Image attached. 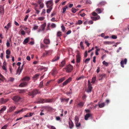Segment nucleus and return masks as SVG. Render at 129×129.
<instances>
[{"instance_id": "nucleus-1", "label": "nucleus", "mask_w": 129, "mask_h": 129, "mask_svg": "<svg viewBox=\"0 0 129 129\" xmlns=\"http://www.w3.org/2000/svg\"><path fill=\"white\" fill-rule=\"evenodd\" d=\"M40 92L39 90L35 89L29 92L28 93V95L30 96H31V98H33L37 94L40 93Z\"/></svg>"}, {"instance_id": "nucleus-2", "label": "nucleus", "mask_w": 129, "mask_h": 129, "mask_svg": "<svg viewBox=\"0 0 129 129\" xmlns=\"http://www.w3.org/2000/svg\"><path fill=\"white\" fill-rule=\"evenodd\" d=\"M65 69L67 72L68 73L71 72L73 69V66L70 64H69L66 67Z\"/></svg>"}, {"instance_id": "nucleus-3", "label": "nucleus", "mask_w": 129, "mask_h": 129, "mask_svg": "<svg viewBox=\"0 0 129 129\" xmlns=\"http://www.w3.org/2000/svg\"><path fill=\"white\" fill-rule=\"evenodd\" d=\"M46 4L47 8L52 7L53 5L52 0H50L47 2Z\"/></svg>"}, {"instance_id": "nucleus-4", "label": "nucleus", "mask_w": 129, "mask_h": 129, "mask_svg": "<svg viewBox=\"0 0 129 129\" xmlns=\"http://www.w3.org/2000/svg\"><path fill=\"white\" fill-rule=\"evenodd\" d=\"M21 99V98L19 96L16 95L13 97L12 99L15 102H18Z\"/></svg>"}, {"instance_id": "nucleus-5", "label": "nucleus", "mask_w": 129, "mask_h": 129, "mask_svg": "<svg viewBox=\"0 0 129 129\" xmlns=\"http://www.w3.org/2000/svg\"><path fill=\"white\" fill-rule=\"evenodd\" d=\"M0 100L1 104H3L6 103L9 100V99H4L3 98H2Z\"/></svg>"}, {"instance_id": "nucleus-6", "label": "nucleus", "mask_w": 129, "mask_h": 129, "mask_svg": "<svg viewBox=\"0 0 129 129\" xmlns=\"http://www.w3.org/2000/svg\"><path fill=\"white\" fill-rule=\"evenodd\" d=\"M127 62V59L126 58H125L124 59V60H122L120 62V65L123 68H124V64H126Z\"/></svg>"}, {"instance_id": "nucleus-7", "label": "nucleus", "mask_w": 129, "mask_h": 129, "mask_svg": "<svg viewBox=\"0 0 129 129\" xmlns=\"http://www.w3.org/2000/svg\"><path fill=\"white\" fill-rule=\"evenodd\" d=\"M27 82H26L21 83L19 85V86L21 87H25L27 85Z\"/></svg>"}, {"instance_id": "nucleus-8", "label": "nucleus", "mask_w": 129, "mask_h": 129, "mask_svg": "<svg viewBox=\"0 0 129 129\" xmlns=\"http://www.w3.org/2000/svg\"><path fill=\"white\" fill-rule=\"evenodd\" d=\"M71 79L70 78H69L68 79L63 83L62 84L63 86H64L66 85L69 82L71 81Z\"/></svg>"}, {"instance_id": "nucleus-9", "label": "nucleus", "mask_w": 129, "mask_h": 129, "mask_svg": "<svg viewBox=\"0 0 129 129\" xmlns=\"http://www.w3.org/2000/svg\"><path fill=\"white\" fill-rule=\"evenodd\" d=\"M4 9L3 6L0 5V13L4 14Z\"/></svg>"}, {"instance_id": "nucleus-10", "label": "nucleus", "mask_w": 129, "mask_h": 129, "mask_svg": "<svg viewBox=\"0 0 129 129\" xmlns=\"http://www.w3.org/2000/svg\"><path fill=\"white\" fill-rule=\"evenodd\" d=\"M16 108L15 106H12L9 108V110L8 111V112H11L14 111Z\"/></svg>"}, {"instance_id": "nucleus-11", "label": "nucleus", "mask_w": 129, "mask_h": 129, "mask_svg": "<svg viewBox=\"0 0 129 129\" xmlns=\"http://www.w3.org/2000/svg\"><path fill=\"white\" fill-rule=\"evenodd\" d=\"M44 42L46 44H49L50 43V41L49 39L45 38L43 40Z\"/></svg>"}, {"instance_id": "nucleus-12", "label": "nucleus", "mask_w": 129, "mask_h": 129, "mask_svg": "<svg viewBox=\"0 0 129 129\" xmlns=\"http://www.w3.org/2000/svg\"><path fill=\"white\" fill-rule=\"evenodd\" d=\"M76 62L79 63L80 62L81 60V57L79 54H77L76 55Z\"/></svg>"}, {"instance_id": "nucleus-13", "label": "nucleus", "mask_w": 129, "mask_h": 129, "mask_svg": "<svg viewBox=\"0 0 129 129\" xmlns=\"http://www.w3.org/2000/svg\"><path fill=\"white\" fill-rule=\"evenodd\" d=\"M91 115L90 113H88L86 114L85 116L84 119L85 120H87L89 117L91 116Z\"/></svg>"}, {"instance_id": "nucleus-14", "label": "nucleus", "mask_w": 129, "mask_h": 129, "mask_svg": "<svg viewBox=\"0 0 129 129\" xmlns=\"http://www.w3.org/2000/svg\"><path fill=\"white\" fill-rule=\"evenodd\" d=\"M84 105V103L82 102H80L77 105V106L78 107L82 108Z\"/></svg>"}, {"instance_id": "nucleus-15", "label": "nucleus", "mask_w": 129, "mask_h": 129, "mask_svg": "<svg viewBox=\"0 0 129 129\" xmlns=\"http://www.w3.org/2000/svg\"><path fill=\"white\" fill-rule=\"evenodd\" d=\"M88 87L87 89L86 90V92L89 93L91 92V90L92 89V87L91 86V85H88Z\"/></svg>"}, {"instance_id": "nucleus-16", "label": "nucleus", "mask_w": 129, "mask_h": 129, "mask_svg": "<svg viewBox=\"0 0 129 129\" xmlns=\"http://www.w3.org/2000/svg\"><path fill=\"white\" fill-rule=\"evenodd\" d=\"M26 110L27 109L22 108L21 110L15 111V113L16 114H18L21 112H22L24 111H26Z\"/></svg>"}, {"instance_id": "nucleus-17", "label": "nucleus", "mask_w": 129, "mask_h": 129, "mask_svg": "<svg viewBox=\"0 0 129 129\" xmlns=\"http://www.w3.org/2000/svg\"><path fill=\"white\" fill-rule=\"evenodd\" d=\"M34 113H28L26 115H25L24 116V117H30L32 116L34 114Z\"/></svg>"}, {"instance_id": "nucleus-18", "label": "nucleus", "mask_w": 129, "mask_h": 129, "mask_svg": "<svg viewBox=\"0 0 129 129\" xmlns=\"http://www.w3.org/2000/svg\"><path fill=\"white\" fill-rule=\"evenodd\" d=\"M45 52L43 53L42 57H44L48 55V54L49 53V51H46V50H45Z\"/></svg>"}, {"instance_id": "nucleus-19", "label": "nucleus", "mask_w": 129, "mask_h": 129, "mask_svg": "<svg viewBox=\"0 0 129 129\" xmlns=\"http://www.w3.org/2000/svg\"><path fill=\"white\" fill-rule=\"evenodd\" d=\"M30 80V78L29 77L26 76L24 77L22 79L23 81H28Z\"/></svg>"}, {"instance_id": "nucleus-20", "label": "nucleus", "mask_w": 129, "mask_h": 129, "mask_svg": "<svg viewBox=\"0 0 129 129\" xmlns=\"http://www.w3.org/2000/svg\"><path fill=\"white\" fill-rule=\"evenodd\" d=\"M59 58V56H55V57L52 60V61L55 62L58 60Z\"/></svg>"}, {"instance_id": "nucleus-21", "label": "nucleus", "mask_w": 129, "mask_h": 129, "mask_svg": "<svg viewBox=\"0 0 129 129\" xmlns=\"http://www.w3.org/2000/svg\"><path fill=\"white\" fill-rule=\"evenodd\" d=\"M98 105L100 108H102L104 107L105 105V103H104L101 104H100V103H99L98 104Z\"/></svg>"}, {"instance_id": "nucleus-22", "label": "nucleus", "mask_w": 129, "mask_h": 129, "mask_svg": "<svg viewBox=\"0 0 129 129\" xmlns=\"http://www.w3.org/2000/svg\"><path fill=\"white\" fill-rule=\"evenodd\" d=\"M91 19L93 21H96L97 20L99 19L100 18V16H97L96 17H91Z\"/></svg>"}, {"instance_id": "nucleus-23", "label": "nucleus", "mask_w": 129, "mask_h": 129, "mask_svg": "<svg viewBox=\"0 0 129 129\" xmlns=\"http://www.w3.org/2000/svg\"><path fill=\"white\" fill-rule=\"evenodd\" d=\"M46 25V23H44L41 26V28L42 30H44L45 29V27Z\"/></svg>"}, {"instance_id": "nucleus-24", "label": "nucleus", "mask_w": 129, "mask_h": 129, "mask_svg": "<svg viewBox=\"0 0 129 129\" xmlns=\"http://www.w3.org/2000/svg\"><path fill=\"white\" fill-rule=\"evenodd\" d=\"M69 126L70 128H71L74 126V124L73 122L71 120L69 122Z\"/></svg>"}, {"instance_id": "nucleus-25", "label": "nucleus", "mask_w": 129, "mask_h": 129, "mask_svg": "<svg viewBox=\"0 0 129 129\" xmlns=\"http://www.w3.org/2000/svg\"><path fill=\"white\" fill-rule=\"evenodd\" d=\"M38 3L40 5V7L41 8H43L44 6V4L42 2H41L39 1L38 2Z\"/></svg>"}, {"instance_id": "nucleus-26", "label": "nucleus", "mask_w": 129, "mask_h": 129, "mask_svg": "<svg viewBox=\"0 0 129 129\" xmlns=\"http://www.w3.org/2000/svg\"><path fill=\"white\" fill-rule=\"evenodd\" d=\"M106 76V75L105 74H103L100 75V78L99 79L100 80H102Z\"/></svg>"}, {"instance_id": "nucleus-27", "label": "nucleus", "mask_w": 129, "mask_h": 129, "mask_svg": "<svg viewBox=\"0 0 129 129\" xmlns=\"http://www.w3.org/2000/svg\"><path fill=\"white\" fill-rule=\"evenodd\" d=\"M29 40V38H27L25 39L24 40L23 42V44H25L27 43L28 42V41Z\"/></svg>"}, {"instance_id": "nucleus-28", "label": "nucleus", "mask_w": 129, "mask_h": 129, "mask_svg": "<svg viewBox=\"0 0 129 129\" xmlns=\"http://www.w3.org/2000/svg\"><path fill=\"white\" fill-rule=\"evenodd\" d=\"M64 80V77H63L59 79L57 82L59 83L63 81Z\"/></svg>"}, {"instance_id": "nucleus-29", "label": "nucleus", "mask_w": 129, "mask_h": 129, "mask_svg": "<svg viewBox=\"0 0 129 129\" xmlns=\"http://www.w3.org/2000/svg\"><path fill=\"white\" fill-rule=\"evenodd\" d=\"M69 100V98H68L67 99L63 98L61 100V102H65L67 103Z\"/></svg>"}, {"instance_id": "nucleus-30", "label": "nucleus", "mask_w": 129, "mask_h": 129, "mask_svg": "<svg viewBox=\"0 0 129 129\" xmlns=\"http://www.w3.org/2000/svg\"><path fill=\"white\" fill-rule=\"evenodd\" d=\"M43 83H44L43 81H42L41 82H40V85L39 86V87L40 88H41L43 87Z\"/></svg>"}, {"instance_id": "nucleus-31", "label": "nucleus", "mask_w": 129, "mask_h": 129, "mask_svg": "<svg viewBox=\"0 0 129 129\" xmlns=\"http://www.w3.org/2000/svg\"><path fill=\"white\" fill-rule=\"evenodd\" d=\"M66 62L65 61H63L61 62V64H60L59 66L60 67H62L65 65Z\"/></svg>"}, {"instance_id": "nucleus-32", "label": "nucleus", "mask_w": 129, "mask_h": 129, "mask_svg": "<svg viewBox=\"0 0 129 129\" xmlns=\"http://www.w3.org/2000/svg\"><path fill=\"white\" fill-rule=\"evenodd\" d=\"M57 72L56 69L55 68L53 69L52 71V74L53 75L56 74Z\"/></svg>"}, {"instance_id": "nucleus-33", "label": "nucleus", "mask_w": 129, "mask_h": 129, "mask_svg": "<svg viewBox=\"0 0 129 129\" xmlns=\"http://www.w3.org/2000/svg\"><path fill=\"white\" fill-rule=\"evenodd\" d=\"M6 62H4L3 63V66L2 67V69L4 70H6Z\"/></svg>"}, {"instance_id": "nucleus-34", "label": "nucleus", "mask_w": 129, "mask_h": 129, "mask_svg": "<svg viewBox=\"0 0 129 129\" xmlns=\"http://www.w3.org/2000/svg\"><path fill=\"white\" fill-rule=\"evenodd\" d=\"M79 118L77 116L75 117V123H78L79 121Z\"/></svg>"}, {"instance_id": "nucleus-35", "label": "nucleus", "mask_w": 129, "mask_h": 129, "mask_svg": "<svg viewBox=\"0 0 129 129\" xmlns=\"http://www.w3.org/2000/svg\"><path fill=\"white\" fill-rule=\"evenodd\" d=\"M96 80V77L95 76L93 77L92 78L91 83H94Z\"/></svg>"}, {"instance_id": "nucleus-36", "label": "nucleus", "mask_w": 129, "mask_h": 129, "mask_svg": "<svg viewBox=\"0 0 129 129\" xmlns=\"http://www.w3.org/2000/svg\"><path fill=\"white\" fill-rule=\"evenodd\" d=\"M39 76V75L38 74H36L33 76V78L34 79L37 80Z\"/></svg>"}, {"instance_id": "nucleus-37", "label": "nucleus", "mask_w": 129, "mask_h": 129, "mask_svg": "<svg viewBox=\"0 0 129 129\" xmlns=\"http://www.w3.org/2000/svg\"><path fill=\"white\" fill-rule=\"evenodd\" d=\"M6 108V106L3 107L0 110V113L2 112V111H5Z\"/></svg>"}, {"instance_id": "nucleus-38", "label": "nucleus", "mask_w": 129, "mask_h": 129, "mask_svg": "<svg viewBox=\"0 0 129 129\" xmlns=\"http://www.w3.org/2000/svg\"><path fill=\"white\" fill-rule=\"evenodd\" d=\"M68 8V7L67 6H64L63 9V11L62 12V13H64L66 10V9Z\"/></svg>"}, {"instance_id": "nucleus-39", "label": "nucleus", "mask_w": 129, "mask_h": 129, "mask_svg": "<svg viewBox=\"0 0 129 129\" xmlns=\"http://www.w3.org/2000/svg\"><path fill=\"white\" fill-rule=\"evenodd\" d=\"M80 45L81 48L82 49H84V47L83 45V42H80Z\"/></svg>"}, {"instance_id": "nucleus-40", "label": "nucleus", "mask_w": 129, "mask_h": 129, "mask_svg": "<svg viewBox=\"0 0 129 129\" xmlns=\"http://www.w3.org/2000/svg\"><path fill=\"white\" fill-rule=\"evenodd\" d=\"M49 8L47 9V12L48 13H49L51 11L52 9V7Z\"/></svg>"}, {"instance_id": "nucleus-41", "label": "nucleus", "mask_w": 129, "mask_h": 129, "mask_svg": "<svg viewBox=\"0 0 129 129\" xmlns=\"http://www.w3.org/2000/svg\"><path fill=\"white\" fill-rule=\"evenodd\" d=\"M98 13H101L102 11L100 9L98 8L96 9L95 10Z\"/></svg>"}, {"instance_id": "nucleus-42", "label": "nucleus", "mask_w": 129, "mask_h": 129, "mask_svg": "<svg viewBox=\"0 0 129 129\" xmlns=\"http://www.w3.org/2000/svg\"><path fill=\"white\" fill-rule=\"evenodd\" d=\"M18 92L19 93H24L25 92V90L23 89L19 90Z\"/></svg>"}, {"instance_id": "nucleus-43", "label": "nucleus", "mask_w": 129, "mask_h": 129, "mask_svg": "<svg viewBox=\"0 0 129 129\" xmlns=\"http://www.w3.org/2000/svg\"><path fill=\"white\" fill-rule=\"evenodd\" d=\"M62 35V33L61 32L58 31L57 33V36L58 37H60Z\"/></svg>"}, {"instance_id": "nucleus-44", "label": "nucleus", "mask_w": 129, "mask_h": 129, "mask_svg": "<svg viewBox=\"0 0 129 129\" xmlns=\"http://www.w3.org/2000/svg\"><path fill=\"white\" fill-rule=\"evenodd\" d=\"M44 19L45 17H38V19L39 20L42 21Z\"/></svg>"}, {"instance_id": "nucleus-45", "label": "nucleus", "mask_w": 129, "mask_h": 129, "mask_svg": "<svg viewBox=\"0 0 129 129\" xmlns=\"http://www.w3.org/2000/svg\"><path fill=\"white\" fill-rule=\"evenodd\" d=\"M106 4V2L105 1H103L100 2L98 5H101V6L104 5Z\"/></svg>"}, {"instance_id": "nucleus-46", "label": "nucleus", "mask_w": 129, "mask_h": 129, "mask_svg": "<svg viewBox=\"0 0 129 129\" xmlns=\"http://www.w3.org/2000/svg\"><path fill=\"white\" fill-rule=\"evenodd\" d=\"M4 79V77L0 73V80L3 81Z\"/></svg>"}, {"instance_id": "nucleus-47", "label": "nucleus", "mask_w": 129, "mask_h": 129, "mask_svg": "<svg viewBox=\"0 0 129 129\" xmlns=\"http://www.w3.org/2000/svg\"><path fill=\"white\" fill-rule=\"evenodd\" d=\"M103 64L106 66H107L109 64L108 63V62H106L105 61H103Z\"/></svg>"}, {"instance_id": "nucleus-48", "label": "nucleus", "mask_w": 129, "mask_h": 129, "mask_svg": "<svg viewBox=\"0 0 129 129\" xmlns=\"http://www.w3.org/2000/svg\"><path fill=\"white\" fill-rule=\"evenodd\" d=\"M47 100L48 103H51L53 102V99H47Z\"/></svg>"}, {"instance_id": "nucleus-49", "label": "nucleus", "mask_w": 129, "mask_h": 129, "mask_svg": "<svg viewBox=\"0 0 129 129\" xmlns=\"http://www.w3.org/2000/svg\"><path fill=\"white\" fill-rule=\"evenodd\" d=\"M84 111L87 113H90L91 112V111L90 109H85Z\"/></svg>"}, {"instance_id": "nucleus-50", "label": "nucleus", "mask_w": 129, "mask_h": 129, "mask_svg": "<svg viewBox=\"0 0 129 129\" xmlns=\"http://www.w3.org/2000/svg\"><path fill=\"white\" fill-rule=\"evenodd\" d=\"M85 43L86 44V45L87 46L89 47L90 45V44L89 43H88V41L86 40L85 42Z\"/></svg>"}, {"instance_id": "nucleus-51", "label": "nucleus", "mask_w": 129, "mask_h": 129, "mask_svg": "<svg viewBox=\"0 0 129 129\" xmlns=\"http://www.w3.org/2000/svg\"><path fill=\"white\" fill-rule=\"evenodd\" d=\"M8 126V125L6 124L2 127L1 129H6L7 128Z\"/></svg>"}, {"instance_id": "nucleus-52", "label": "nucleus", "mask_w": 129, "mask_h": 129, "mask_svg": "<svg viewBox=\"0 0 129 129\" xmlns=\"http://www.w3.org/2000/svg\"><path fill=\"white\" fill-rule=\"evenodd\" d=\"M82 23V21L81 20H78L77 22L76 23L77 24H81Z\"/></svg>"}, {"instance_id": "nucleus-53", "label": "nucleus", "mask_w": 129, "mask_h": 129, "mask_svg": "<svg viewBox=\"0 0 129 129\" xmlns=\"http://www.w3.org/2000/svg\"><path fill=\"white\" fill-rule=\"evenodd\" d=\"M40 47L41 48H44V49H45V46L42 44H41Z\"/></svg>"}, {"instance_id": "nucleus-54", "label": "nucleus", "mask_w": 129, "mask_h": 129, "mask_svg": "<svg viewBox=\"0 0 129 129\" xmlns=\"http://www.w3.org/2000/svg\"><path fill=\"white\" fill-rule=\"evenodd\" d=\"M6 53L7 54L9 55L10 53V51L9 49H7L6 51Z\"/></svg>"}, {"instance_id": "nucleus-55", "label": "nucleus", "mask_w": 129, "mask_h": 129, "mask_svg": "<svg viewBox=\"0 0 129 129\" xmlns=\"http://www.w3.org/2000/svg\"><path fill=\"white\" fill-rule=\"evenodd\" d=\"M14 80V78L12 77H10L9 78V80L11 82H12Z\"/></svg>"}, {"instance_id": "nucleus-56", "label": "nucleus", "mask_w": 129, "mask_h": 129, "mask_svg": "<svg viewBox=\"0 0 129 129\" xmlns=\"http://www.w3.org/2000/svg\"><path fill=\"white\" fill-rule=\"evenodd\" d=\"M111 43L109 41H106L104 42V44L106 45L110 44H111Z\"/></svg>"}, {"instance_id": "nucleus-57", "label": "nucleus", "mask_w": 129, "mask_h": 129, "mask_svg": "<svg viewBox=\"0 0 129 129\" xmlns=\"http://www.w3.org/2000/svg\"><path fill=\"white\" fill-rule=\"evenodd\" d=\"M72 12L74 13H75L76 12V9H75L74 8H72Z\"/></svg>"}, {"instance_id": "nucleus-58", "label": "nucleus", "mask_w": 129, "mask_h": 129, "mask_svg": "<svg viewBox=\"0 0 129 129\" xmlns=\"http://www.w3.org/2000/svg\"><path fill=\"white\" fill-rule=\"evenodd\" d=\"M51 26L52 28H55L56 27L55 24L53 23H52L51 24Z\"/></svg>"}, {"instance_id": "nucleus-59", "label": "nucleus", "mask_w": 129, "mask_h": 129, "mask_svg": "<svg viewBox=\"0 0 129 129\" xmlns=\"http://www.w3.org/2000/svg\"><path fill=\"white\" fill-rule=\"evenodd\" d=\"M75 124L76 127H80V126L81 125V124L80 123H75Z\"/></svg>"}, {"instance_id": "nucleus-60", "label": "nucleus", "mask_w": 129, "mask_h": 129, "mask_svg": "<svg viewBox=\"0 0 129 129\" xmlns=\"http://www.w3.org/2000/svg\"><path fill=\"white\" fill-rule=\"evenodd\" d=\"M61 27L62 28V30L63 31H64L65 30V27L63 25H62L61 26Z\"/></svg>"}, {"instance_id": "nucleus-61", "label": "nucleus", "mask_w": 129, "mask_h": 129, "mask_svg": "<svg viewBox=\"0 0 129 129\" xmlns=\"http://www.w3.org/2000/svg\"><path fill=\"white\" fill-rule=\"evenodd\" d=\"M6 45L7 47H9L10 46V43L8 42V40L7 41V42L6 43Z\"/></svg>"}, {"instance_id": "nucleus-62", "label": "nucleus", "mask_w": 129, "mask_h": 129, "mask_svg": "<svg viewBox=\"0 0 129 129\" xmlns=\"http://www.w3.org/2000/svg\"><path fill=\"white\" fill-rule=\"evenodd\" d=\"M90 60V59L89 58L86 59L84 61V62L85 63H86L87 62L89 61Z\"/></svg>"}, {"instance_id": "nucleus-63", "label": "nucleus", "mask_w": 129, "mask_h": 129, "mask_svg": "<svg viewBox=\"0 0 129 129\" xmlns=\"http://www.w3.org/2000/svg\"><path fill=\"white\" fill-rule=\"evenodd\" d=\"M38 28V26L36 25H35L33 27V28L34 30H36Z\"/></svg>"}, {"instance_id": "nucleus-64", "label": "nucleus", "mask_w": 129, "mask_h": 129, "mask_svg": "<svg viewBox=\"0 0 129 129\" xmlns=\"http://www.w3.org/2000/svg\"><path fill=\"white\" fill-rule=\"evenodd\" d=\"M35 10L36 11V13L39 14L40 11L39 10H38L36 8H35Z\"/></svg>"}]
</instances>
